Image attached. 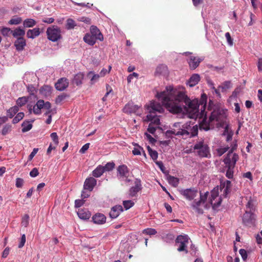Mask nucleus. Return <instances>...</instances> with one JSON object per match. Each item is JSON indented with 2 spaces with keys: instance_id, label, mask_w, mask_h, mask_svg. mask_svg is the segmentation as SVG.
I'll return each mask as SVG.
<instances>
[{
  "instance_id": "60",
  "label": "nucleus",
  "mask_w": 262,
  "mask_h": 262,
  "mask_svg": "<svg viewBox=\"0 0 262 262\" xmlns=\"http://www.w3.org/2000/svg\"><path fill=\"white\" fill-rule=\"evenodd\" d=\"M39 174L38 170L37 168H33L30 172V176L32 178L37 177Z\"/></svg>"
},
{
  "instance_id": "51",
  "label": "nucleus",
  "mask_w": 262,
  "mask_h": 262,
  "mask_svg": "<svg viewBox=\"0 0 262 262\" xmlns=\"http://www.w3.org/2000/svg\"><path fill=\"white\" fill-rule=\"evenodd\" d=\"M254 205L253 201L252 200H249L246 205V210L252 212V211L254 209Z\"/></svg>"
},
{
  "instance_id": "11",
  "label": "nucleus",
  "mask_w": 262,
  "mask_h": 262,
  "mask_svg": "<svg viewBox=\"0 0 262 262\" xmlns=\"http://www.w3.org/2000/svg\"><path fill=\"white\" fill-rule=\"evenodd\" d=\"M203 57L191 55L187 59V62L190 70H194L199 67L200 63L204 60Z\"/></svg>"
},
{
  "instance_id": "41",
  "label": "nucleus",
  "mask_w": 262,
  "mask_h": 262,
  "mask_svg": "<svg viewBox=\"0 0 262 262\" xmlns=\"http://www.w3.org/2000/svg\"><path fill=\"white\" fill-rule=\"evenodd\" d=\"M25 116V114L23 112L18 113L16 116L13 118L12 120V123L13 124H16L19 122L21 120L23 119Z\"/></svg>"
},
{
  "instance_id": "43",
  "label": "nucleus",
  "mask_w": 262,
  "mask_h": 262,
  "mask_svg": "<svg viewBox=\"0 0 262 262\" xmlns=\"http://www.w3.org/2000/svg\"><path fill=\"white\" fill-rule=\"evenodd\" d=\"M228 168L226 176L228 179H232L233 176V169L234 168V167L232 166H226Z\"/></svg>"
},
{
  "instance_id": "34",
  "label": "nucleus",
  "mask_w": 262,
  "mask_h": 262,
  "mask_svg": "<svg viewBox=\"0 0 262 262\" xmlns=\"http://www.w3.org/2000/svg\"><path fill=\"white\" fill-rule=\"evenodd\" d=\"M36 24L35 20L32 18H27L24 20L23 26L25 28H31Z\"/></svg>"
},
{
  "instance_id": "58",
  "label": "nucleus",
  "mask_w": 262,
  "mask_h": 262,
  "mask_svg": "<svg viewBox=\"0 0 262 262\" xmlns=\"http://www.w3.org/2000/svg\"><path fill=\"white\" fill-rule=\"evenodd\" d=\"M26 235L25 234H23L21 235V238H20V242H19V243L18 244V247L19 248H21L22 247H24V246L25 245V244L26 243Z\"/></svg>"
},
{
  "instance_id": "49",
  "label": "nucleus",
  "mask_w": 262,
  "mask_h": 262,
  "mask_svg": "<svg viewBox=\"0 0 262 262\" xmlns=\"http://www.w3.org/2000/svg\"><path fill=\"white\" fill-rule=\"evenodd\" d=\"M223 135L227 136L226 137V141H229L232 139V136H233V133L232 132H229L228 130L227 127H226L224 132Z\"/></svg>"
},
{
  "instance_id": "64",
  "label": "nucleus",
  "mask_w": 262,
  "mask_h": 262,
  "mask_svg": "<svg viewBox=\"0 0 262 262\" xmlns=\"http://www.w3.org/2000/svg\"><path fill=\"white\" fill-rule=\"evenodd\" d=\"M257 66L258 72H262V58H260L258 59Z\"/></svg>"
},
{
  "instance_id": "4",
  "label": "nucleus",
  "mask_w": 262,
  "mask_h": 262,
  "mask_svg": "<svg viewBox=\"0 0 262 262\" xmlns=\"http://www.w3.org/2000/svg\"><path fill=\"white\" fill-rule=\"evenodd\" d=\"M182 136L192 137L198 135V127L197 125H194L190 122L183 124L181 128Z\"/></svg>"
},
{
  "instance_id": "10",
  "label": "nucleus",
  "mask_w": 262,
  "mask_h": 262,
  "mask_svg": "<svg viewBox=\"0 0 262 262\" xmlns=\"http://www.w3.org/2000/svg\"><path fill=\"white\" fill-rule=\"evenodd\" d=\"M238 160V156L236 153L228 152L226 157L224 160L226 166H232L235 167L236 162Z\"/></svg>"
},
{
  "instance_id": "25",
  "label": "nucleus",
  "mask_w": 262,
  "mask_h": 262,
  "mask_svg": "<svg viewBox=\"0 0 262 262\" xmlns=\"http://www.w3.org/2000/svg\"><path fill=\"white\" fill-rule=\"evenodd\" d=\"M83 39L85 43L90 46H93L97 40L90 33L85 34Z\"/></svg>"
},
{
  "instance_id": "8",
  "label": "nucleus",
  "mask_w": 262,
  "mask_h": 262,
  "mask_svg": "<svg viewBox=\"0 0 262 262\" xmlns=\"http://www.w3.org/2000/svg\"><path fill=\"white\" fill-rule=\"evenodd\" d=\"M255 222V215L252 212L246 210L243 216V224L249 227L254 226Z\"/></svg>"
},
{
  "instance_id": "63",
  "label": "nucleus",
  "mask_w": 262,
  "mask_h": 262,
  "mask_svg": "<svg viewBox=\"0 0 262 262\" xmlns=\"http://www.w3.org/2000/svg\"><path fill=\"white\" fill-rule=\"evenodd\" d=\"M24 184V180L21 178H17L16 180L15 185L17 188H20L23 186Z\"/></svg>"
},
{
  "instance_id": "35",
  "label": "nucleus",
  "mask_w": 262,
  "mask_h": 262,
  "mask_svg": "<svg viewBox=\"0 0 262 262\" xmlns=\"http://www.w3.org/2000/svg\"><path fill=\"white\" fill-rule=\"evenodd\" d=\"M83 77V74L82 73H79L74 76L73 82L76 84L77 85H80L82 83Z\"/></svg>"
},
{
  "instance_id": "14",
  "label": "nucleus",
  "mask_w": 262,
  "mask_h": 262,
  "mask_svg": "<svg viewBox=\"0 0 262 262\" xmlns=\"http://www.w3.org/2000/svg\"><path fill=\"white\" fill-rule=\"evenodd\" d=\"M140 107V106L134 104L133 102H128L124 106L123 111L126 114L134 113L137 115H141V113L139 114L138 113V111Z\"/></svg>"
},
{
  "instance_id": "5",
  "label": "nucleus",
  "mask_w": 262,
  "mask_h": 262,
  "mask_svg": "<svg viewBox=\"0 0 262 262\" xmlns=\"http://www.w3.org/2000/svg\"><path fill=\"white\" fill-rule=\"evenodd\" d=\"M48 39L55 42L61 38V30L56 26L49 27L47 30Z\"/></svg>"
},
{
  "instance_id": "61",
  "label": "nucleus",
  "mask_w": 262,
  "mask_h": 262,
  "mask_svg": "<svg viewBox=\"0 0 262 262\" xmlns=\"http://www.w3.org/2000/svg\"><path fill=\"white\" fill-rule=\"evenodd\" d=\"M225 37L228 44L230 46L233 45V40L230 36L229 32H227L225 33Z\"/></svg>"
},
{
  "instance_id": "53",
  "label": "nucleus",
  "mask_w": 262,
  "mask_h": 262,
  "mask_svg": "<svg viewBox=\"0 0 262 262\" xmlns=\"http://www.w3.org/2000/svg\"><path fill=\"white\" fill-rule=\"evenodd\" d=\"M159 128L158 126H156V125L152 124H150L149 123V125H148V127L147 128V131L151 134H154L157 128Z\"/></svg>"
},
{
  "instance_id": "30",
  "label": "nucleus",
  "mask_w": 262,
  "mask_h": 262,
  "mask_svg": "<svg viewBox=\"0 0 262 262\" xmlns=\"http://www.w3.org/2000/svg\"><path fill=\"white\" fill-rule=\"evenodd\" d=\"M104 172L103 166L99 165L92 171V176L95 178H99Z\"/></svg>"
},
{
  "instance_id": "55",
  "label": "nucleus",
  "mask_w": 262,
  "mask_h": 262,
  "mask_svg": "<svg viewBox=\"0 0 262 262\" xmlns=\"http://www.w3.org/2000/svg\"><path fill=\"white\" fill-rule=\"evenodd\" d=\"M51 138L54 142L56 145H57L59 143L58 137L56 133H52L50 135Z\"/></svg>"
},
{
  "instance_id": "62",
  "label": "nucleus",
  "mask_w": 262,
  "mask_h": 262,
  "mask_svg": "<svg viewBox=\"0 0 262 262\" xmlns=\"http://www.w3.org/2000/svg\"><path fill=\"white\" fill-rule=\"evenodd\" d=\"M239 254H241L243 259L245 260L247 258V251L243 249H241L239 251Z\"/></svg>"
},
{
  "instance_id": "57",
  "label": "nucleus",
  "mask_w": 262,
  "mask_h": 262,
  "mask_svg": "<svg viewBox=\"0 0 262 262\" xmlns=\"http://www.w3.org/2000/svg\"><path fill=\"white\" fill-rule=\"evenodd\" d=\"M112 69V67L109 66L108 70H106V69H102L99 74L100 77H104L106 74L109 73L111 70Z\"/></svg>"
},
{
  "instance_id": "54",
  "label": "nucleus",
  "mask_w": 262,
  "mask_h": 262,
  "mask_svg": "<svg viewBox=\"0 0 262 262\" xmlns=\"http://www.w3.org/2000/svg\"><path fill=\"white\" fill-rule=\"evenodd\" d=\"M209 193L208 191L206 192L204 194L200 192V201L203 203L204 204L206 202L207 196Z\"/></svg>"
},
{
  "instance_id": "42",
  "label": "nucleus",
  "mask_w": 262,
  "mask_h": 262,
  "mask_svg": "<svg viewBox=\"0 0 262 262\" xmlns=\"http://www.w3.org/2000/svg\"><path fill=\"white\" fill-rule=\"evenodd\" d=\"M28 101V98L26 97H19L16 100V104L18 106L24 105Z\"/></svg>"
},
{
  "instance_id": "46",
  "label": "nucleus",
  "mask_w": 262,
  "mask_h": 262,
  "mask_svg": "<svg viewBox=\"0 0 262 262\" xmlns=\"http://www.w3.org/2000/svg\"><path fill=\"white\" fill-rule=\"evenodd\" d=\"M123 205L125 210H128L134 206V203L131 200L124 201Z\"/></svg>"
},
{
  "instance_id": "40",
  "label": "nucleus",
  "mask_w": 262,
  "mask_h": 262,
  "mask_svg": "<svg viewBox=\"0 0 262 262\" xmlns=\"http://www.w3.org/2000/svg\"><path fill=\"white\" fill-rule=\"evenodd\" d=\"M231 82L230 81H226L222 84V85L219 86V88L222 89V92H224L227 89L231 88Z\"/></svg>"
},
{
  "instance_id": "56",
  "label": "nucleus",
  "mask_w": 262,
  "mask_h": 262,
  "mask_svg": "<svg viewBox=\"0 0 262 262\" xmlns=\"http://www.w3.org/2000/svg\"><path fill=\"white\" fill-rule=\"evenodd\" d=\"M12 30L7 27H3L1 30V33L5 36H8L10 33H11Z\"/></svg>"
},
{
  "instance_id": "22",
  "label": "nucleus",
  "mask_w": 262,
  "mask_h": 262,
  "mask_svg": "<svg viewBox=\"0 0 262 262\" xmlns=\"http://www.w3.org/2000/svg\"><path fill=\"white\" fill-rule=\"evenodd\" d=\"M45 101L43 100H39L37 101L36 104L34 106L33 112L36 115L41 114V109L44 108Z\"/></svg>"
},
{
  "instance_id": "27",
  "label": "nucleus",
  "mask_w": 262,
  "mask_h": 262,
  "mask_svg": "<svg viewBox=\"0 0 262 262\" xmlns=\"http://www.w3.org/2000/svg\"><path fill=\"white\" fill-rule=\"evenodd\" d=\"M167 72V66L165 64H160L157 67L155 74L156 75H165Z\"/></svg>"
},
{
  "instance_id": "12",
  "label": "nucleus",
  "mask_w": 262,
  "mask_h": 262,
  "mask_svg": "<svg viewBox=\"0 0 262 262\" xmlns=\"http://www.w3.org/2000/svg\"><path fill=\"white\" fill-rule=\"evenodd\" d=\"M117 174L118 179L122 181L124 180V178L127 179L129 175V170L128 167L125 165H121L117 168Z\"/></svg>"
},
{
  "instance_id": "24",
  "label": "nucleus",
  "mask_w": 262,
  "mask_h": 262,
  "mask_svg": "<svg viewBox=\"0 0 262 262\" xmlns=\"http://www.w3.org/2000/svg\"><path fill=\"white\" fill-rule=\"evenodd\" d=\"M203 203L200 201L194 200L191 204V207L192 209L197 213L202 214L203 213V210L201 208V206Z\"/></svg>"
},
{
  "instance_id": "47",
  "label": "nucleus",
  "mask_w": 262,
  "mask_h": 262,
  "mask_svg": "<svg viewBox=\"0 0 262 262\" xmlns=\"http://www.w3.org/2000/svg\"><path fill=\"white\" fill-rule=\"evenodd\" d=\"M11 125L8 124L4 125L2 130V134L6 135L8 134L11 130Z\"/></svg>"
},
{
  "instance_id": "38",
  "label": "nucleus",
  "mask_w": 262,
  "mask_h": 262,
  "mask_svg": "<svg viewBox=\"0 0 262 262\" xmlns=\"http://www.w3.org/2000/svg\"><path fill=\"white\" fill-rule=\"evenodd\" d=\"M174 135L175 136H182L181 129L180 128L178 130L174 128H172L170 130H168L166 132V135L168 137L171 136V135Z\"/></svg>"
},
{
  "instance_id": "1",
  "label": "nucleus",
  "mask_w": 262,
  "mask_h": 262,
  "mask_svg": "<svg viewBox=\"0 0 262 262\" xmlns=\"http://www.w3.org/2000/svg\"><path fill=\"white\" fill-rule=\"evenodd\" d=\"M156 96L170 113L187 114L190 118L198 119L200 128L205 130L213 127V122H216V124L218 125L222 121L223 115L219 110H214L207 119L205 112L207 97L205 94L202 95L200 101L191 100L184 92L175 91L169 86L165 91L158 93Z\"/></svg>"
},
{
  "instance_id": "26",
  "label": "nucleus",
  "mask_w": 262,
  "mask_h": 262,
  "mask_svg": "<svg viewBox=\"0 0 262 262\" xmlns=\"http://www.w3.org/2000/svg\"><path fill=\"white\" fill-rule=\"evenodd\" d=\"M40 34L39 29L35 28L33 29H29L27 32V37L29 38L34 39L38 36Z\"/></svg>"
},
{
  "instance_id": "29",
  "label": "nucleus",
  "mask_w": 262,
  "mask_h": 262,
  "mask_svg": "<svg viewBox=\"0 0 262 262\" xmlns=\"http://www.w3.org/2000/svg\"><path fill=\"white\" fill-rule=\"evenodd\" d=\"M77 215L78 217L82 220H88L91 216L90 212L85 209H79L77 211Z\"/></svg>"
},
{
  "instance_id": "37",
  "label": "nucleus",
  "mask_w": 262,
  "mask_h": 262,
  "mask_svg": "<svg viewBox=\"0 0 262 262\" xmlns=\"http://www.w3.org/2000/svg\"><path fill=\"white\" fill-rule=\"evenodd\" d=\"M168 183L174 187H176L179 184V180L174 177L168 176L167 178Z\"/></svg>"
},
{
  "instance_id": "21",
  "label": "nucleus",
  "mask_w": 262,
  "mask_h": 262,
  "mask_svg": "<svg viewBox=\"0 0 262 262\" xmlns=\"http://www.w3.org/2000/svg\"><path fill=\"white\" fill-rule=\"evenodd\" d=\"M26 45L25 39L23 37H18L14 42V46L17 51H22Z\"/></svg>"
},
{
  "instance_id": "31",
  "label": "nucleus",
  "mask_w": 262,
  "mask_h": 262,
  "mask_svg": "<svg viewBox=\"0 0 262 262\" xmlns=\"http://www.w3.org/2000/svg\"><path fill=\"white\" fill-rule=\"evenodd\" d=\"M11 33L14 37H23L25 34V31L24 29L18 27L13 31L12 30Z\"/></svg>"
},
{
  "instance_id": "44",
  "label": "nucleus",
  "mask_w": 262,
  "mask_h": 262,
  "mask_svg": "<svg viewBox=\"0 0 262 262\" xmlns=\"http://www.w3.org/2000/svg\"><path fill=\"white\" fill-rule=\"evenodd\" d=\"M22 21V19L20 17H15L14 18H11L9 21V24L10 25H18L20 24Z\"/></svg>"
},
{
  "instance_id": "48",
  "label": "nucleus",
  "mask_w": 262,
  "mask_h": 262,
  "mask_svg": "<svg viewBox=\"0 0 262 262\" xmlns=\"http://www.w3.org/2000/svg\"><path fill=\"white\" fill-rule=\"evenodd\" d=\"M143 233L147 235H155L157 233V232L155 229L147 228L143 231Z\"/></svg>"
},
{
  "instance_id": "3",
  "label": "nucleus",
  "mask_w": 262,
  "mask_h": 262,
  "mask_svg": "<svg viewBox=\"0 0 262 262\" xmlns=\"http://www.w3.org/2000/svg\"><path fill=\"white\" fill-rule=\"evenodd\" d=\"M193 149L201 157L210 158L211 157L209 147L203 140L197 141L194 145Z\"/></svg>"
},
{
  "instance_id": "45",
  "label": "nucleus",
  "mask_w": 262,
  "mask_h": 262,
  "mask_svg": "<svg viewBox=\"0 0 262 262\" xmlns=\"http://www.w3.org/2000/svg\"><path fill=\"white\" fill-rule=\"evenodd\" d=\"M230 147L228 146L225 147H221L216 149L217 155L219 156H222L224 153L229 149Z\"/></svg>"
},
{
  "instance_id": "39",
  "label": "nucleus",
  "mask_w": 262,
  "mask_h": 262,
  "mask_svg": "<svg viewBox=\"0 0 262 262\" xmlns=\"http://www.w3.org/2000/svg\"><path fill=\"white\" fill-rule=\"evenodd\" d=\"M148 151L150 157L154 161H155L157 159L158 157V154L157 151L155 150H152L149 146L147 147Z\"/></svg>"
},
{
  "instance_id": "36",
  "label": "nucleus",
  "mask_w": 262,
  "mask_h": 262,
  "mask_svg": "<svg viewBox=\"0 0 262 262\" xmlns=\"http://www.w3.org/2000/svg\"><path fill=\"white\" fill-rule=\"evenodd\" d=\"M77 26V24L75 20L72 18H68L66 21V28L67 30L73 29L75 27Z\"/></svg>"
},
{
  "instance_id": "32",
  "label": "nucleus",
  "mask_w": 262,
  "mask_h": 262,
  "mask_svg": "<svg viewBox=\"0 0 262 262\" xmlns=\"http://www.w3.org/2000/svg\"><path fill=\"white\" fill-rule=\"evenodd\" d=\"M32 121H29L28 120L24 121L21 124L22 129L21 131L23 133H26L28 132L32 128Z\"/></svg>"
},
{
  "instance_id": "16",
  "label": "nucleus",
  "mask_w": 262,
  "mask_h": 262,
  "mask_svg": "<svg viewBox=\"0 0 262 262\" xmlns=\"http://www.w3.org/2000/svg\"><path fill=\"white\" fill-rule=\"evenodd\" d=\"M142 189L141 181L140 180L136 179L135 182V186L132 187L129 190V195L130 197L136 196L137 193Z\"/></svg>"
},
{
  "instance_id": "19",
  "label": "nucleus",
  "mask_w": 262,
  "mask_h": 262,
  "mask_svg": "<svg viewBox=\"0 0 262 262\" xmlns=\"http://www.w3.org/2000/svg\"><path fill=\"white\" fill-rule=\"evenodd\" d=\"M122 211L123 208L122 206L116 205L111 209V210L110 212V216L112 219H116Z\"/></svg>"
},
{
  "instance_id": "6",
  "label": "nucleus",
  "mask_w": 262,
  "mask_h": 262,
  "mask_svg": "<svg viewBox=\"0 0 262 262\" xmlns=\"http://www.w3.org/2000/svg\"><path fill=\"white\" fill-rule=\"evenodd\" d=\"M189 240L190 238L187 235H180L178 236L176 240V243L179 244L178 251L179 252L184 251L186 253H187L188 250L186 247Z\"/></svg>"
},
{
  "instance_id": "23",
  "label": "nucleus",
  "mask_w": 262,
  "mask_h": 262,
  "mask_svg": "<svg viewBox=\"0 0 262 262\" xmlns=\"http://www.w3.org/2000/svg\"><path fill=\"white\" fill-rule=\"evenodd\" d=\"M200 80V75L198 74H193L187 82V84L190 87H193L198 83Z\"/></svg>"
},
{
  "instance_id": "20",
  "label": "nucleus",
  "mask_w": 262,
  "mask_h": 262,
  "mask_svg": "<svg viewBox=\"0 0 262 262\" xmlns=\"http://www.w3.org/2000/svg\"><path fill=\"white\" fill-rule=\"evenodd\" d=\"M93 221L95 224H103L105 223L106 217L102 213H96L92 217Z\"/></svg>"
},
{
  "instance_id": "28",
  "label": "nucleus",
  "mask_w": 262,
  "mask_h": 262,
  "mask_svg": "<svg viewBox=\"0 0 262 262\" xmlns=\"http://www.w3.org/2000/svg\"><path fill=\"white\" fill-rule=\"evenodd\" d=\"M86 77L90 79L91 84H94L98 81L100 76L99 74H95L93 71H90L87 74Z\"/></svg>"
},
{
  "instance_id": "50",
  "label": "nucleus",
  "mask_w": 262,
  "mask_h": 262,
  "mask_svg": "<svg viewBox=\"0 0 262 262\" xmlns=\"http://www.w3.org/2000/svg\"><path fill=\"white\" fill-rule=\"evenodd\" d=\"M115 167V164L114 162H108L107 163L105 166H103V168L104 169V171H111L113 170V169Z\"/></svg>"
},
{
  "instance_id": "13",
  "label": "nucleus",
  "mask_w": 262,
  "mask_h": 262,
  "mask_svg": "<svg viewBox=\"0 0 262 262\" xmlns=\"http://www.w3.org/2000/svg\"><path fill=\"white\" fill-rule=\"evenodd\" d=\"M231 183L229 180L222 182L220 186V191L225 198L228 196L231 191Z\"/></svg>"
},
{
  "instance_id": "15",
  "label": "nucleus",
  "mask_w": 262,
  "mask_h": 262,
  "mask_svg": "<svg viewBox=\"0 0 262 262\" xmlns=\"http://www.w3.org/2000/svg\"><path fill=\"white\" fill-rule=\"evenodd\" d=\"M97 184V180L93 177H89L85 179L84 185L83 188L84 190H88L89 191H92L94 187L96 186Z\"/></svg>"
},
{
  "instance_id": "2",
  "label": "nucleus",
  "mask_w": 262,
  "mask_h": 262,
  "mask_svg": "<svg viewBox=\"0 0 262 262\" xmlns=\"http://www.w3.org/2000/svg\"><path fill=\"white\" fill-rule=\"evenodd\" d=\"M146 109L148 111L149 114L146 116L145 120L150 121V124L159 127L160 121L159 116L157 114L164 112V110L163 106L159 102L154 101H151L148 105H146Z\"/></svg>"
},
{
  "instance_id": "59",
  "label": "nucleus",
  "mask_w": 262,
  "mask_h": 262,
  "mask_svg": "<svg viewBox=\"0 0 262 262\" xmlns=\"http://www.w3.org/2000/svg\"><path fill=\"white\" fill-rule=\"evenodd\" d=\"M66 97L67 96L64 94L59 95L55 100L56 103L59 104L61 103L64 99H65Z\"/></svg>"
},
{
  "instance_id": "18",
  "label": "nucleus",
  "mask_w": 262,
  "mask_h": 262,
  "mask_svg": "<svg viewBox=\"0 0 262 262\" xmlns=\"http://www.w3.org/2000/svg\"><path fill=\"white\" fill-rule=\"evenodd\" d=\"M92 36L99 41L103 40V36L99 29L95 26H92L90 28V33Z\"/></svg>"
},
{
  "instance_id": "17",
  "label": "nucleus",
  "mask_w": 262,
  "mask_h": 262,
  "mask_svg": "<svg viewBox=\"0 0 262 262\" xmlns=\"http://www.w3.org/2000/svg\"><path fill=\"white\" fill-rule=\"evenodd\" d=\"M69 85V80L66 78L59 79L55 83V88L59 91H64Z\"/></svg>"
},
{
  "instance_id": "7",
  "label": "nucleus",
  "mask_w": 262,
  "mask_h": 262,
  "mask_svg": "<svg viewBox=\"0 0 262 262\" xmlns=\"http://www.w3.org/2000/svg\"><path fill=\"white\" fill-rule=\"evenodd\" d=\"M222 199L219 196V187L214 188L211 192L210 203L213 208L218 207L221 204Z\"/></svg>"
},
{
  "instance_id": "52",
  "label": "nucleus",
  "mask_w": 262,
  "mask_h": 262,
  "mask_svg": "<svg viewBox=\"0 0 262 262\" xmlns=\"http://www.w3.org/2000/svg\"><path fill=\"white\" fill-rule=\"evenodd\" d=\"M29 215L25 214L22 219V221H21L22 225L25 227H27L29 224Z\"/></svg>"
},
{
  "instance_id": "9",
  "label": "nucleus",
  "mask_w": 262,
  "mask_h": 262,
  "mask_svg": "<svg viewBox=\"0 0 262 262\" xmlns=\"http://www.w3.org/2000/svg\"><path fill=\"white\" fill-rule=\"evenodd\" d=\"M180 193L185 199L191 201L193 200L198 194V191L195 188H190L185 189H182Z\"/></svg>"
},
{
  "instance_id": "33",
  "label": "nucleus",
  "mask_w": 262,
  "mask_h": 262,
  "mask_svg": "<svg viewBox=\"0 0 262 262\" xmlns=\"http://www.w3.org/2000/svg\"><path fill=\"white\" fill-rule=\"evenodd\" d=\"M19 108L18 106L15 105L13 107H10L7 111L8 117L10 118H12L18 112Z\"/></svg>"
}]
</instances>
